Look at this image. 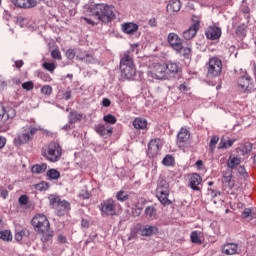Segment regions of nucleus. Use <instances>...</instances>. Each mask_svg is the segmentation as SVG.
Segmentation results:
<instances>
[{
  "instance_id": "39",
  "label": "nucleus",
  "mask_w": 256,
  "mask_h": 256,
  "mask_svg": "<svg viewBox=\"0 0 256 256\" xmlns=\"http://www.w3.org/2000/svg\"><path fill=\"white\" fill-rule=\"evenodd\" d=\"M40 92L46 97H51V95L53 94V87H51L50 85H44L42 86Z\"/></svg>"
},
{
  "instance_id": "16",
  "label": "nucleus",
  "mask_w": 256,
  "mask_h": 256,
  "mask_svg": "<svg viewBox=\"0 0 256 256\" xmlns=\"http://www.w3.org/2000/svg\"><path fill=\"white\" fill-rule=\"evenodd\" d=\"M12 3L19 9H31L37 7V2L35 0H12Z\"/></svg>"
},
{
  "instance_id": "17",
  "label": "nucleus",
  "mask_w": 256,
  "mask_h": 256,
  "mask_svg": "<svg viewBox=\"0 0 256 256\" xmlns=\"http://www.w3.org/2000/svg\"><path fill=\"white\" fill-rule=\"evenodd\" d=\"M128 201L132 207H135L136 215H141V210L143 207L139 206V196L135 192H130L128 196Z\"/></svg>"
},
{
  "instance_id": "57",
  "label": "nucleus",
  "mask_w": 256,
  "mask_h": 256,
  "mask_svg": "<svg viewBox=\"0 0 256 256\" xmlns=\"http://www.w3.org/2000/svg\"><path fill=\"white\" fill-rule=\"evenodd\" d=\"M238 173H239V175H242L243 177H245V175H247V171L245 170V166H239L238 167Z\"/></svg>"
},
{
  "instance_id": "58",
  "label": "nucleus",
  "mask_w": 256,
  "mask_h": 256,
  "mask_svg": "<svg viewBox=\"0 0 256 256\" xmlns=\"http://www.w3.org/2000/svg\"><path fill=\"white\" fill-rule=\"evenodd\" d=\"M7 145V138L0 136V149H3Z\"/></svg>"
},
{
  "instance_id": "2",
  "label": "nucleus",
  "mask_w": 256,
  "mask_h": 256,
  "mask_svg": "<svg viewBox=\"0 0 256 256\" xmlns=\"http://www.w3.org/2000/svg\"><path fill=\"white\" fill-rule=\"evenodd\" d=\"M31 225L34 227V231L42 235V241L47 243L53 239V231H51V224L49 219L44 214H36L32 220Z\"/></svg>"
},
{
  "instance_id": "30",
  "label": "nucleus",
  "mask_w": 256,
  "mask_h": 256,
  "mask_svg": "<svg viewBox=\"0 0 256 256\" xmlns=\"http://www.w3.org/2000/svg\"><path fill=\"white\" fill-rule=\"evenodd\" d=\"M47 171V163L36 164L32 166V173L36 175H41Z\"/></svg>"
},
{
  "instance_id": "10",
  "label": "nucleus",
  "mask_w": 256,
  "mask_h": 256,
  "mask_svg": "<svg viewBox=\"0 0 256 256\" xmlns=\"http://www.w3.org/2000/svg\"><path fill=\"white\" fill-rule=\"evenodd\" d=\"M151 74L154 79H169V76L167 74V66L165 63L154 64Z\"/></svg>"
},
{
  "instance_id": "9",
  "label": "nucleus",
  "mask_w": 256,
  "mask_h": 256,
  "mask_svg": "<svg viewBox=\"0 0 256 256\" xmlns=\"http://www.w3.org/2000/svg\"><path fill=\"white\" fill-rule=\"evenodd\" d=\"M117 207V202L113 198L103 200L99 205L102 215H106L107 217H115L117 215Z\"/></svg>"
},
{
  "instance_id": "1",
  "label": "nucleus",
  "mask_w": 256,
  "mask_h": 256,
  "mask_svg": "<svg viewBox=\"0 0 256 256\" xmlns=\"http://www.w3.org/2000/svg\"><path fill=\"white\" fill-rule=\"evenodd\" d=\"M115 8L113 6H109L107 4H96L90 9V15L94 18L83 17V21L87 23V25H91L95 27V25H99V21L102 23H111L113 19H115Z\"/></svg>"
},
{
  "instance_id": "43",
  "label": "nucleus",
  "mask_w": 256,
  "mask_h": 256,
  "mask_svg": "<svg viewBox=\"0 0 256 256\" xmlns=\"http://www.w3.org/2000/svg\"><path fill=\"white\" fill-rule=\"evenodd\" d=\"M253 219V210L251 208H245L242 212V219Z\"/></svg>"
},
{
  "instance_id": "22",
  "label": "nucleus",
  "mask_w": 256,
  "mask_h": 256,
  "mask_svg": "<svg viewBox=\"0 0 256 256\" xmlns=\"http://www.w3.org/2000/svg\"><path fill=\"white\" fill-rule=\"evenodd\" d=\"M132 125L137 131H145V129H147L148 122L145 118L137 117L133 120Z\"/></svg>"
},
{
  "instance_id": "64",
  "label": "nucleus",
  "mask_w": 256,
  "mask_h": 256,
  "mask_svg": "<svg viewBox=\"0 0 256 256\" xmlns=\"http://www.w3.org/2000/svg\"><path fill=\"white\" fill-rule=\"evenodd\" d=\"M81 225H82V227L88 228V227H89V221H87V220H85V219H82Z\"/></svg>"
},
{
  "instance_id": "56",
  "label": "nucleus",
  "mask_w": 256,
  "mask_h": 256,
  "mask_svg": "<svg viewBox=\"0 0 256 256\" xmlns=\"http://www.w3.org/2000/svg\"><path fill=\"white\" fill-rule=\"evenodd\" d=\"M227 177H233V170H226L223 172V179H226Z\"/></svg>"
},
{
  "instance_id": "62",
  "label": "nucleus",
  "mask_w": 256,
  "mask_h": 256,
  "mask_svg": "<svg viewBox=\"0 0 256 256\" xmlns=\"http://www.w3.org/2000/svg\"><path fill=\"white\" fill-rule=\"evenodd\" d=\"M7 131H9V126L0 125V133H7Z\"/></svg>"
},
{
  "instance_id": "27",
  "label": "nucleus",
  "mask_w": 256,
  "mask_h": 256,
  "mask_svg": "<svg viewBox=\"0 0 256 256\" xmlns=\"http://www.w3.org/2000/svg\"><path fill=\"white\" fill-rule=\"evenodd\" d=\"M235 141V139H226L225 136H223L218 145V149H229L230 147H233Z\"/></svg>"
},
{
  "instance_id": "8",
  "label": "nucleus",
  "mask_w": 256,
  "mask_h": 256,
  "mask_svg": "<svg viewBox=\"0 0 256 256\" xmlns=\"http://www.w3.org/2000/svg\"><path fill=\"white\" fill-rule=\"evenodd\" d=\"M169 193V183H167V180L160 179L156 188V197L164 206L172 205L173 203L171 200H169Z\"/></svg>"
},
{
  "instance_id": "60",
  "label": "nucleus",
  "mask_w": 256,
  "mask_h": 256,
  "mask_svg": "<svg viewBox=\"0 0 256 256\" xmlns=\"http://www.w3.org/2000/svg\"><path fill=\"white\" fill-rule=\"evenodd\" d=\"M102 105H103V107H110L111 106V100H109V98H104L102 100Z\"/></svg>"
},
{
  "instance_id": "44",
  "label": "nucleus",
  "mask_w": 256,
  "mask_h": 256,
  "mask_svg": "<svg viewBox=\"0 0 256 256\" xmlns=\"http://www.w3.org/2000/svg\"><path fill=\"white\" fill-rule=\"evenodd\" d=\"M43 67L44 69H46V71H49L50 73H53V71L57 69V66H55V63L53 62H44Z\"/></svg>"
},
{
  "instance_id": "63",
  "label": "nucleus",
  "mask_w": 256,
  "mask_h": 256,
  "mask_svg": "<svg viewBox=\"0 0 256 256\" xmlns=\"http://www.w3.org/2000/svg\"><path fill=\"white\" fill-rule=\"evenodd\" d=\"M24 62L23 60H18L15 62V66L17 67V69H21V67H23Z\"/></svg>"
},
{
  "instance_id": "12",
  "label": "nucleus",
  "mask_w": 256,
  "mask_h": 256,
  "mask_svg": "<svg viewBox=\"0 0 256 256\" xmlns=\"http://www.w3.org/2000/svg\"><path fill=\"white\" fill-rule=\"evenodd\" d=\"M161 147V139L156 138L151 140L148 144V157H157L159 155Z\"/></svg>"
},
{
  "instance_id": "6",
  "label": "nucleus",
  "mask_w": 256,
  "mask_h": 256,
  "mask_svg": "<svg viewBox=\"0 0 256 256\" xmlns=\"http://www.w3.org/2000/svg\"><path fill=\"white\" fill-rule=\"evenodd\" d=\"M49 203L58 217H64V215H67L68 211H71V203L67 200H61L59 196L50 195Z\"/></svg>"
},
{
  "instance_id": "28",
  "label": "nucleus",
  "mask_w": 256,
  "mask_h": 256,
  "mask_svg": "<svg viewBox=\"0 0 256 256\" xmlns=\"http://www.w3.org/2000/svg\"><path fill=\"white\" fill-rule=\"evenodd\" d=\"M197 28H194L193 26H190L188 30H185L182 34L183 39L186 41H191L193 37L197 35Z\"/></svg>"
},
{
  "instance_id": "7",
  "label": "nucleus",
  "mask_w": 256,
  "mask_h": 256,
  "mask_svg": "<svg viewBox=\"0 0 256 256\" xmlns=\"http://www.w3.org/2000/svg\"><path fill=\"white\" fill-rule=\"evenodd\" d=\"M207 69V78L215 79V77H219L221 72L223 71V61L219 59L217 56H213L209 58L208 63L206 64Z\"/></svg>"
},
{
  "instance_id": "25",
  "label": "nucleus",
  "mask_w": 256,
  "mask_h": 256,
  "mask_svg": "<svg viewBox=\"0 0 256 256\" xmlns=\"http://www.w3.org/2000/svg\"><path fill=\"white\" fill-rule=\"evenodd\" d=\"M250 83H251V76L249 75L241 76L238 79V87H241L244 91H246V89H249Z\"/></svg>"
},
{
  "instance_id": "50",
  "label": "nucleus",
  "mask_w": 256,
  "mask_h": 256,
  "mask_svg": "<svg viewBox=\"0 0 256 256\" xmlns=\"http://www.w3.org/2000/svg\"><path fill=\"white\" fill-rule=\"evenodd\" d=\"M179 91H181V93H187V91H189V85H187L186 82L180 84V86L178 87Z\"/></svg>"
},
{
  "instance_id": "20",
  "label": "nucleus",
  "mask_w": 256,
  "mask_h": 256,
  "mask_svg": "<svg viewBox=\"0 0 256 256\" xmlns=\"http://www.w3.org/2000/svg\"><path fill=\"white\" fill-rule=\"evenodd\" d=\"M142 237H151V235H157L159 228L157 226L145 225L140 229Z\"/></svg>"
},
{
  "instance_id": "48",
  "label": "nucleus",
  "mask_w": 256,
  "mask_h": 256,
  "mask_svg": "<svg viewBox=\"0 0 256 256\" xmlns=\"http://www.w3.org/2000/svg\"><path fill=\"white\" fill-rule=\"evenodd\" d=\"M78 197L83 200L91 199V192H89L88 190H81Z\"/></svg>"
},
{
  "instance_id": "41",
  "label": "nucleus",
  "mask_w": 256,
  "mask_h": 256,
  "mask_svg": "<svg viewBox=\"0 0 256 256\" xmlns=\"http://www.w3.org/2000/svg\"><path fill=\"white\" fill-rule=\"evenodd\" d=\"M34 188L36 189V191H47V189H49V183L42 181L34 185Z\"/></svg>"
},
{
  "instance_id": "52",
  "label": "nucleus",
  "mask_w": 256,
  "mask_h": 256,
  "mask_svg": "<svg viewBox=\"0 0 256 256\" xmlns=\"http://www.w3.org/2000/svg\"><path fill=\"white\" fill-rule=\"evenodd\" d=\"M77 58L80 59V61H87V59H93V56L89 53H84L82 55H78Z\"/></svg>"
},
{
  "instance_id": "54",
  "label": "nucleus",
  "mask_w": 256,
  "mask_h": 256,
  "mask_svg": "<svg viewBox=\"0 0 256 256\" xmlns=\"http://www.w3.org/2000/svg\"><path fill=\"white\" fill-rule=\"evenodd\" d=\"M0 197L7 199V197H9V191L3 187H0Z\"/></svg>"
},
{
  "instance_id": "3",
  "label": "nucleus",
  "mask_w": 256,
  "mask_h": 256,
  "mask_svg": "<svg viewBox=\"0 0 256 256\" xmlns=\"http://www.w3.org/2000/svg\"><path fill=\"white\" fill-rule=\"evenodd\" d=\"M167 43L173 51L178 53V55H182L185 59H189L191 57L192 49L189 46H183V39L177 35L175 32H171L167 36Z\"/></svg>"
},
{
  "instance_id": "36",
  "label": "nucleus",
  "mask_w": 256,
  "mask_h": 256,
  "mask_svg": "<svg viewBox=\"0 0 256 256\" xmlns=\"http://www.w3.org/2000/svg\"><path fill=\"white\" fill-rule=\"evenodd\" d=\"M103 121H105L106 125H115L117 118L112 114H107L103 117Z\"/></svg>"
},
{
  "instance_id": "55",
  "label": "nucleus",
  "mask_w": 256,
  "mask_h": 256,
  "mask_svg": "<svg viewBox=\"0 0 256 256\" xmlns=\"http://www.w3.org/2000/svg\"><path fill=\"white\" fill-rule=\"evenodd\" d=\"M71 117L73 121H81L83 116L81 114H78L77 112H72Z\"/></svg>"
},
{
  "instance_id": "26",
  "label": "nucleus",
  "mask_w": 256,
  "mask_h": 256,
  "mask_svg": "<svg viewBox=\"0 0 256 256\" xmlns=\"http://www.w3.org/2000/svg\"><path fill=\"white\" fill-rule=\"evenodd\" d=\"M167 11H172L173 13H177V11H181V1L170 0L167 5Z\"/></svg>"
},
{
  "instance_id": "19",
  "label": "nucleus",
  "mask_w": 256,
  "mask_h": 256,
  "mask_svg": "<svg viewBox=\"0 0 256 256\" xmlns=\"http://www.w3.org/2000/svg\"><path fill=\"white\" fill-rule=\"evenodd\" d=\"M135 63H133V53L126 51L123 53L120 59V67H133Z\"/></svg>"
},
{
  "instance_id": "37",
  "label": "nucleus",
  "mask_w": 256,
  "mask_h": 256,
  "mask_svg": "<svg viewBox=\"0 0 256 256\" xmlns=\"http://www.w3.org/2000/svg\"><path fill=\"white\" fill-rule=\"evenodd\" d=\"M217 143H219V136L217 135L212 136L209 143V150L211 153L215 151V147H217Z\"/></svg>"
},
{
  "instance_id": "45",
  "label": "nucleus",
  "mask_w": 256,
  "mask_h": 256,
  "mask_svg": "<svg viewBox=\"0 0 256 256\" xmlns=\"http://www.w3.org/2000/svg\"><path fill=\"white\" fill-rule=\"evenodd\" d=\"M222 182L229 187V189H233L235 187V180L233 177L223 178Z\"/></svg>"
},
{
  "instance_id": "4",
  "label": "nucleus",
  "mask_w": 256,
  "mask_h": 256,
  "mask_svg": "<svg viewBox=\"0 0 256 256\" xmlns=\"http://www.w3.org/2000/svg\"><path fill=\"white\" fill-rule=\"evenodd\" d=\"M41 155L46 161L57 163V161H61L63 148L58 142L52 141L41 149Z\"/></svg>"
},
{
  "instance_id": "51",
  "label": "nucleus",
  "mask_w": 256,
  "mask_h": 256,
  "mask_svg": "<svg viewBox=\"0 0 256 256\" xmlns=\"http://www.w3.org/2000/svg\"><path fill=\"white\" fill-rule=\"evenodd\" d=\"M18 201L20 205H27L29 203V197L27 195H22Z\"/></svg>"
},
{
  "instance_id": "32",
  "label": "nucleus",
  "mask_w": 256,
  "mask_h": 256,
  "mask_svg": "<svg viewBox=\"0 0 256 256\" xmlns=\"http://www.w3.org/2000/svg\"><path fill=\"white\" fill-rule=\"evenodd\" d=\"M238 165H241V158L230 156L227 161V167H229V169H235Z\"/></svg>"
},
{
  "instance_id": "61",
  "label": "nucleus",
  "mask_w": 256,
  "mask_h": 256,
  "mask_svg": "<svg viewBox=\"0 0 256 256\" xmlns=\"http://www.w3.org/2000/svg\"><path fill=\"white\" fill-rule=\"evenodd\" d=\"M5 117V108L3 105L0 104V121H3V118Z\"/></svg>"
},
{
  "instance_id": "35",
  "label": "nucleus",
  "mask_w": 256,
  "mask_h": 256,
  "mask_svg": "<svg viewBox=\"0 0 256 256\" xmlns=\"http://www.w3.org/2000/svg\"><path fill=\"white\" fill-rule=\"evenodd\" d=\"M23 237H29V230L22 229L21 231L16 232L15 234L16 241H23Z\"/></svg>"
},
{
  "instance_id": "24",
  "label": "nucleus",
  "mask_w": 256,
  "mask_h": 256,
  "mask_svg": "<svg viewBox=\"0 0 256 256\" xmlns=\"http://www.w3.org/2000/svg\"><path fill=\"white\" fill-rule=\"evenodd\" d=\"M239 247L235 243H227L222 247V253L224 255H236Z\"/></svg>"
},
{
  "instance_id": "53",
  "label": "nucleus",
  "mask_w": 256,
  "mask_h": 256,
  "mask_svg": "<svg viewBox=\"0 0 256 256\" xmlns=\"http://www.w3.org/2000/svg\"><path fill=\"white\" fill-rule=\"evenodd\" d=\"M66 57H67V59H70V60L75 59V50L68 49L66 51Z\"/></svg>"
},
{
  "instance_id": "47",
  "label": "nucleus",
  "mask_w": 256,
  "mask_h": 256,
  "mask_svg": "<svg viewBox=\"0 0 256 256\" xmlns=\"http://www.w3.org/2000/svg\"><path fill=\"white\" fill-rule=\"evenodd\" d=\"M192 21H193V24L191 25V27L199 31L201 19L198 16H192Z\"/></svg>"
},
{
  "instance_id": "49",
  "label": "nucleus",
  "mask_w": 256,
  "mask_h": 256,
  "mask_svg": "<svg viewBox=\"0 0 256 256\" xmlns=\"http://www.w3.org/2000/svg\"><path fill=\"white\" fill-rule=\"evenodd\" d=\"M52 59H56L57 61H61V51H59V48H56L52 50L51 52Z\"/></svg>"
},
{
  "instance_id": "23",
  "label": "nucleus",
  "mask_w": 256,
  "mask_h": 256,
  "mask_svg": "<svg viewBox=\"0 0 256 256\" xmlns=\"http://www.w3.org/2000/svg\"><path fill=\"white\" fill-rule=\"evenodd\" d=\"M165 65H166V72H167L168 77L170 75H177V73H179V71H181L179 64H177L176 62H167V63H165Z\"/></svg>"
},
{
  "instance_id": "59",
  "label": "nucleus",
  "mask_w": 256,
  "mask_h": 256,
  "mask_svg": "<svg viewBox=\"0 0 256 256\" xmlns=\"http://www.w3.org/2000/svg\"><path fill=\"white\" fill-rule=\"evenodd\" d=\"M58 243H62V245H65V243H67V237H65L62 234H60L58 236Z\"/></svg>"
},
{
  "instance_id": "15",
  "label": "nucleus",
  "mask_w": 256,
  "mask_h": 256,
  "mask_svg": "<svg viewBox=\"0 0 256 256\" xmlns=\"http://www.w3.org/2000/svg\"><path fill=\"white\" fill-rule=\"evenodd\" d=\"M95 131L100 135V137H105V135H108V137H111L113 135V127L108 124H98L95 126Z\"/></svg>"
},
{
  "instance_id": "31",
  "label": "nucleus",
  "mask_w": 256,
  "mask_h": 256,
  "mask_svg": "<svg viewBox=\"0 0 256 256\" xmlns=\"http://www.w3.org/2000/svg\"><path fill=\"white\" fill-rule=\"evenodd\" d=\"M145 215L147 219H157V208H155L154 206L146 207Z\"/></svg>"
},
{
  "instance_id": "21",
  "label": "nucleus",
  "mask_w": 256,
  "mask_h": 256,
  "mask_svg": "<svg viewBox=\"0 0 256 256\" xmlns=\"http://www.w3.org/2000/svg\"><path fill=\"white\" fill-rule=\"evenodd\" d=\"M122 31L126 33V35H133V33L139 31V25L133 22L124 23L122 24Z\"/></svg>"
},
{
  "instance_id": "42",
  "label": "nucleus",
  "mask_w": 256,
  "mask_h": 256,
  "mask_svg": "<svg viewBox=\"0 0 256 256\" xmlns=\"http://www.w3.org/2000/svg\"><path fill=\"white\" fill-rule=\"evenodd\" d=\"M38 77L45 83H51V81H53V78H51V75H49L48 73H45V72H40L38 74Z\"/></svg>"
},
{
  "instance_id": "38",
  "label": "nucleus",
  "mask_w": 256,
  "mask_h": 256,
  "mask_svg": "<svg viewBox=\"0 0 256 256\" xmlns=\"http://www.w3.org/2000/svg\"><path fill=\"white\" fill-rule=\"evenodd\" d=\"M190 239L192 243H195L196 245H201V237H199V232L193 231L190 234Z\"/></svg>"
},
{
  "instance_id": "29",
  "label": "nucleus",
  "mask_w": 256,
  "mask_h": 256,
  "mask_svg": "<svg viewBox=\"0 0 256 256\" xmlns=\"http://www.w3.org/2000/svg\"><path fill=\"white\" fill-rule=\"evenodd\" d=\"M46 175L50 181H57L61 177V172L55 168H51L47 171Z\"/></svg>"
},
{
  "instance_id": "18",
  "label": "nucleus",
  "mask_w": 256,
  "mask_h": 256,
  "mask_svg": "<svg viewBox=\"0 0 256 256\" xmlns=\"http://www.w3.org/2000/svg\"><path fill=\"white\" fill-rule=\"evenodd\" d=\"M120 71L122 77H125V79H133L135 75H137V69L135 66H120Z\"/></svg>"
},
{
  "instance_id": "40",
  "label": "nucleus",
  "mask_w": 256,
  "mask_h": 256,
  "mask_svg": "<svg viewBox=\"0 0 256 256\" xmlns=\"http://www.w3.org/2000/svg\"><path fill=\"white\" fill-rule=\"evenodd\" d=\"M116 199L118 201H121L122 203L125 201H128L129 199V194L125 193V191L120 190L119 192H117L116 194Z\"/></svg>"
},
{
  "instance_id": "11",
  "label": "nucleus",
  "mask_w": 256,
  "mask_h": 256,
  "mask_svg": "<svg viewBox=\"0 0 256 256\" xmlns=\"http://www.w3.org/2000/svg\"><path fill=\"white\" fill-rule=\"evenodd\" d=\"M189 139H191V132H189L185 127L181 128L177 134L178 147H187V145H189Z\"/></svg>"
},
{
  "instance_id": "33",
  "label": "nucleus",
  "mask_w": 256,
  "mask_h": 256,
  "mask_svg": "<svg viewBox=\"0 0 256 256\" xmlns=\"http://www.w3.org/2000/svg\"><path fill=\"white\" fill-rule=\"evenodd\" d=\"M162 163L165 167H173V165H175V158L171 155H166L162 160Z\"/></svg>"
},
{
  "instance_id": "5",
  "label": "nucleus",
  "mask_w": 256,
  "mask_h": 256,
  "mask_svg": "<svg viewBox=\"0 0 256 256\" xmlns=\"http://www.w3.org/2000/svg\"><path fill=\"white\" fill-rule=\"evenodd\" d=\"M41 131V126H25L22 128V133L18 134L14 139V145L16 147H21V145H25L29 143V141H33L37 132Z\"/></svg>"
},
{
  "instance_id": "34",
  "label": "nucleus",
  "mask_w": 256,
  "mask_h": 256,
  "mask_svg": "<svg viewBox=\"0 0 256 256\" xmlns=\"http://www.w3.org/2000/svg\"><path fill=\"white\" fill-rule=\"evenodd\" d=\"M0 239L2 241H11L13 239V235L9 230L0 231Z\"/></svg>"
},
{
  "instance_id": "46",
  "label": "nucleus",
  "mask_w": 256,
  "mask_h": 256,
  "mask_svg": "<svg viewBox=\"0 0 256 256\" xmlns=\"http://www.w3.org/2000/svg\"><path fill=\"white\" fill-rule=\"evenodd\" d=\"M22 89H25V91H33V89H35V84L33 81L24 82L22 84Z\"/></svg>"
},
{
  "instance_id": "14",
  "label": "nucleus",
  "mask_w": 256,
  "mask_h": 256,
  "mask_svg": "<svg viewBox=\"0 0 256 256\" xmlns=\"http://www.w3.org/2000/svg\"><path fill=\"white\" fill-rule=\"evenodd\" d=\"M205 35L210 41H217V39H221V28L217 26H209Z\"/></svg>"
},
{
  "instance_id": "13",
  "label": "nucleus",
  "mask_w": 256,
  "mask_h": 256,
  "mask_svg": "<svg viewBox=\"0 0 256 256\" xmlns=\"http://www.w3.org/2000/svg\"><path fill=\"white\" fill-rule=\"evenodd\" d=\"M188 181H189V187L192 189V191H201V188L199 185L203 183V178L201 175L197 173H192L188 175Z\"/></svg>"
}]
</instances>
